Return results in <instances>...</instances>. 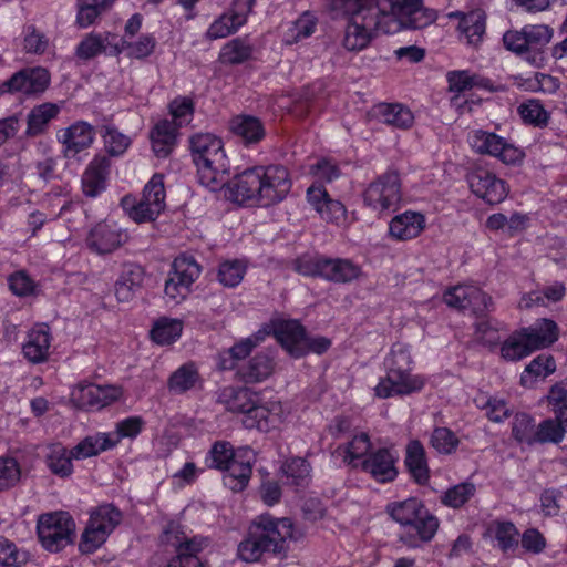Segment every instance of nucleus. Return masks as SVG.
Instances as JSON below:
<instances>
[{
    "label": "nucleus",
    "mask_w": 567,
    "mask_h": 567,
    "mask_svg": "<svg viewBox=\"0 0 567 567\" xmlns=\"http://www.w3.org/2000/svg\"><path fill=\"white\" fill-rule=\"evenodd\" d=\"M226 196L239 204L269 206L286 198L292 182L282 165L255 166L226 178Z\"/></svg>",
    "instance_id": "1"
},
{
    "label": "nucleus",
    "mask_w": 567,
    "mask_h": 567,
    "mask_svg": "<svg viewBox=\"0 0 567 567\" xmlns=\"http://www.w3.org/2000/svg\"><path fill=\"white\" fill-rule=\"evenodd\" d=\"M296 538L291 519L260 516L251 525L248 537L238 546L239 557L257 561L264 553L282 555L288 550V539Z\"/></svg>",
    "instance_id": "2"
},
{
    "label": "nucleus",
    "mask_w": 567,
    "mask_h": 567,
    "mask_svg": "<svg viewBox=\"0 0 567 567\" xmlns=\"http://www.w3.org/2000/svg\"><path fill=\"white\" fill-rule=\"evenodd\" d=\"M332 7L351 14L344 32L343 45L349 51H360L369 44L374 31L382 30L388 17L384 9L373 0H331Z\"/></svg>",
    "instance_id": "3"
},
{
    "label": "nucleus",
    "mask_w": 567,
    "mask_h": 567,
    "mask_svg": "<svg viewBox=\"0 0 567 567\" xmlns=\"http://www.w3.org/2000/svg\"><path fill=\"white\" fill-rule=\"evenodd\" d=\"M189 148L199 183L212 192L224 188L229 165L221 140L210 133H197L189 138Z\"/></svg>",
    "instance_id": "4"
},
{
    "label": "nucleus",
    "mask_w": 567,
    "mask_h": 567,
    "mask_svg": "<svg viewBox=\"0 0 567 567\" xmlns=\"http://www.w3.org/2000/svg\"><path fill=\"white\" fill-rule=\"evenodd\" d=\"M384 364L388 374L375 386L377 396L386 399L393 395H408L424 386L421 377L411 374L412 358L406 344L394 343Z\"/></svg>",
    "instance_id": "5"
},
{
    "label": "nucleus",
    "mask_w": 567,
    "mask_h": 567,
    "mask_svg": "<svg viewBox=\"0 0 567 567\" xmlns=\"http://www.w3.org/2000/svg\"><path fill=\"white\" fill-rule=\"evenodd\" d=\"M558 326L554 320L540 319L527 328L513 332L501 347V355L506 361H519L536 350L557 341Z\"/></svg>",
    "instance_id": "6"
},
{
    "label": "nucleus",
    "mask_w": 567,
    "mask_h": 567,
    "mask_svg": "<svg viewBox=\"0 0 567 567\" xmlns=\"http://www.w3.org/2000/svg\"><path fill=\"white\" fill-rule=\"evenodd\" d=\"M166 192L164 176L154 174L143 188L142 196L137 200L125 196L122 199L123 209L135 223H148L155 220L166 207Z\"/></svg>",
    "instance_id": "7"
},
{
    "label": "nucleus",
    "mask_w": 567,
    "mask_h": 567,
    "mask_svg": "<svg viewBox=\"0 0 567 567\" xmlns=\"http://www.w3.org/2000/svg\"><path fill=\"white\" fill-rule=\"evenodd\" d=\"M37 533L43 548L58 553L73 542L75 523L68 512L45 513L38 518Z\"/></svg>",
    "instance_id": "8"
},
{
    "label": "nucleus",
    "mask_w": 567,
    "mask_h": 567,
    "mask_svg": "<svg viewBox=\"0 0 567 567\" xmlns=\"http://www.w3.org/2000/svg\"><path fill=\"white\" fill-rule=\"evenodd\" d=\"M121 520L122 513L112 504H103L92 511L79 544L80 551L94 553L106 542Z\"/></svg>",
    "instance_id": "9"
},
{
    "label": "nucleus",
    "mask_w": 567,
    "mask_h": 567,
    "mask_svg": "<svg viewBox=\"0 0 567 567\" xmlns=\"http://www.w3.org/2000/svg\"><path fill=\"white\" fill-rule=\"evenodd\" d=\"M401 178L396 171H386L372 181L363 193V202L378 213L394 209L400 203Z\"/></svg>",
    "instance_id": "10"
},
{
    "label": "nucleus",
    "mask_w": 567,
    "mask_h": 567,
    "mask_svg": "<svg viewBox=\"0 0 567 567\" xmlns=\"http://www.w3.org/2000/svg\"><path fill=\"white\" fill-rule=\"evenodd\" d=\"M200 272L202 267L193 256L181 255L176 257L165 282V296L175 303L184 300Z\"/></svg>",
    "instance_id": "11"
},
{
    "label": "nucleus",
    "mask_w": 567,
    "mask_h": 567,
    "mask_svg": "<svg viewBox=\"0 0 567 567\" xmlns=\"http://www.w3.org/2000/svg\"><path fill=\"white\" fill-rule=\"evenodd\" d=\"M163 542L173 546L177 554L167 567H203L197 554L208 545L207 538L198 536L188 538L178 526L169 525L164 532Z\"/></svg>",
    "instance_id": "12"
},
{
    "label": "nucleus",
    "mask_w": 567,
    "mask_h": 567,
    "mask_svg": "<svg viewBox=\"0 0 567 567\" xmlns=\"http://www.w3.org/2000/svg\"><path fill=\"white\" fill-rule=\"evenodd\" d=\"M444 301L449 307L470 310L477 317L494 310L492 297L473 285H458L449 289L444 293Z\"/></svg>",
    "instance_id": "13"
},
{
    "label": "nucleus",
    "mask_w": 567,
    "mask_h": 567,
    "mask_svg": "<svg viewBox=\"0 0 567 567\" xmlns=\"http://www.w3.org/2000/svg\"><path fill=\"white\" fill-rule=\"evenodd\" d=\"M386 10L385 8H383ZM388 18L408 29H423L436 20V12L422 6V0H389Z\"/></svg>",
    "instance_id": "14"
},
{
    "label": "nucleus",
    "mask_w": 567,
    "mask_h": 567,
    "mask_svg": "<svg viewBox=\"0 0 567 567\" xmlns=\"http://www.w3.org/2000/svg\"><path fill=\"white\" fill-rule=\"evenodd\" d=\"M472 148L480 154L495 156L505 164L519 163L524 153L495 133L475 131L470 135Z\"/></svg>",
    "instance_id": "15"
},
{
    "label": "nucleus",
    "mask_w": 567,
    "mask_h": 567,
    "mask_svg": "<svg viewBox=\"0 0 567 567\" xmlns=\"http://www.w3.org/2000/svg\"><path fill=\"white\" fill-rule=\"evenodd\" d=\"M50 73L41 66L24 68L13 73L1 85L2 93H21L27 96L43 93L50 84Z\"/></svg>",
    "instance_id": "16"
},
{
    "label": "nucleus",
    "mask_w": 567,
    "mask_h": 567,
    "mask_svg": "<svg viewBox=\"0 0 567 567\" xmlns=\"http://www.w3.org/2000/svg\"><path fill=\"white\" fill-rule=\"evenodd\" d=\"M466 178L471 190L487 204H498L507 196L506 183L486 168L476 167Z\"/></svg>",
    "instance_id": "17"
},
{
    "label": "nucleus",
    "mask_w": 567,
    "mask_h": 567,
    "mask_svg": "<svg viewBox=\"0 0 567 567\" xmlns=\"http://www.w3.org/2000/svg\"><path fill=\"white\" fill-rule=\"evenodd\" d=\"M121 395V388L93 383L79 384L71 393L72 401L78 408L96 410L113 403Z\"/></svg>",
    "instance_id": "18"
},
{
    "label": "nucleus",
    "mask_w": 567,
    "mask_h": 567,
    "mask_svg": "<svg viewBox=\"0 0 567 567\" xmlns=\"http://www.w3.org/2000/svg\"><path fill=\"white\" fill-rule=\"evenodd\" d=\"M399 456L395 451L386 447L371 452L362 462L361 467L379 483L393 482L398 474Z\"/></svg>",
    "instance_id": "19"
},
{
    "label": "nucleus",
    "mask_w": 567,
    "mask_h": 567,
    "mask_svg": "<svg viewBox=\"0 0 567 567\" xmlns=\"http://www.w3.org/2000/svg\"><path fill=\"white\" fill-rule=\"evenodd\" d=\"M95 138L94 127L84 121H78L58 133V141L63 145V155L74 158L82 151L91 147Z\"/></svg>",
    "instance_id": "20"
},
{
    "label": "nucleus",
    "mask_w": 567,
    "mask_h": 567,
    "mask_svg": "<svg viewBox=\"0 0 567 567\" xmlns=\"http://www.w3.org/2000/svg\"><path fill=\"white\" fill-rule=\"evenodd\" d=\"M440 522L425 505L419 511L417 518L404 527V534L401 536L403 543L416 547L420 543H429L435 536Z\"/></svg>",
    "instance_id": "21"
},
{
    "label": "nucleus",
    "mask_w": 567,
    "mask_h": 567,
    "mask_svg": "<svg viewBox=\"0 0 567 567\" xmlns=\"http://www.w3.org/2000/svg\"><path fill=\"white\" fill-rule=\"evenodd\" d=\"M111 159L106 155H95L82 175V189L87 197H97L106 189Z\"/></svg>",
    "instance_id": "22"
},
{
    "label": "nucleus",
    "mask_w": 567,
    "mask_h": 567,
    "mask_svg": "<svg viewBox=\"0 0 567 567\" xmlns=\"http://www.w3.org/2000/svg\"><path fill=\"white\" fill-rule=\"evenodd\" d=\"M86 246L99 255L111 254L123 244V234L115 225L99 223L89 233Z\"/></svg>",
    "instance_id": "23"
},
{
    "label": "nucleus",
    "mask_w": 567,
    "mask_h": 567,
    "mask_svg": "<svg viewBox=\"0 0 567 567\" xmlns=\"http://www.w3.org/2000/svg\"><path fill=\"white\" fill-rule=\"evenodd\" d=\"M116 37L110 32L86 34L76 45L75 55L79 60L87 61L101 53H106L109 48L110 54H120L123 51V45L114 42Z\"/></svg>",
    "instance_id": "24"
},
{
    "label": "nucleus",
    "mask_w": 567,
    "mask_h": 567,
    "mask_svg": "<svg viewBox=\"0 0 567 567\" xmlns=\"http://www.w3.org/2000/svg\"><path fill=\"white\" fill-rule=\"evenodd\" d=\"M275 336L282 348L293 358L306 355V330L297 320L279 322Z\"/></svg>",
    "instance_id": "25"
},
{
    "label": "nucleus",
    "mask_w": 567,
    "mask_h": 567,
    "mask_svg": "<svg viewBox=\"0 0 567 567\" xmlns=\"http://www.w3.org/2000/svg\"><path fill=\"white\" fill-rule=\"evenodd\" d=\"M307 200L321 218L327 221L337 223L346 216L343 204L332 199L322 186H310L307 189Z\"/></svg>",
    "instance_id": "26"
},
{
    "label": "nucleus",
    "mask_w": 567,
    "mask_h": 567,
    "mask_svg": "<svg viewBox=\"0 0 567 567\" xmlns=\"http://www.w3.org/2000/svg\"><path fill=\"white\" fill-rule=\"evenodd\" d=\"M51 334L48 326L31 329L22 347L24 358L31 363H42L49 357Z\"/></svg>",
    "instance_id": "27"
},
{
    "label": "nucleus",
    "mask_w": 567,
    "mask_h": 567,
    "mask_svg": "<svg viewBox=\"0 0 567 567\" xmlns=\"http://www.w3.org/2000/svg\"><path fill=\"white\" fill-rule=\"evenodd\" d=\"M275 365L274 354L261 351L243 364L238 369V374L245 383H259L272 374Z\"/></svg>",
    "instance_id": "28"
},
{
    "label": "nucleus",
    "mask_w": 567,
    "mask_h": 567,
    "mask_svg": "<svg viewBox=\"0 0 567 567\" xmlns=\"http://www.w3.org/2000/svg\"><path fill=\"white\" fill-rule=\"evenodd\" d=\"M404 465L411 477L419 485H426L430 481V468L426 452L419 440H412L405 447Z\"/></svg>",
    "instance_id": "29"
},
{
    "label": "nucleus",
    "mask_w": 567,
    "mask_h": 567,
    "mask_svg": "<svg viewBox=\"0 0 567 567\" xmlns=\"http://www.w3.org/2000/svg\"><path fill=\"white\" fill-rule=\"evenodd\" d=\"M145 272L142 266L134 262L123 265L121 275L115 284V296L120 302L130 301L142 288Z\"/></svg>",
    "instance_id": "30"
},
{
    "label": "nucleus",
    "mask_w": 567,
    "mask_h": 567,
    "mask_svg": "<svg viewBox=\"0 0 567 567\" xmlns=\"http://www.w3.org/2000/svg\"><path fill=\"white\" fill-rule=\"evenodd\" d=\"M117 444V437H113L111 433L96 432L83 437L75 446H73L72 455L74 456V460H85L97 456L102 452L112 450Z\"/></svg>",
    "instance_id": "31"
},
{
    "label": "nucleus",
    "mask_w": 567,
    "mask_h": 567,
    "mask_svg": "<svg viewBox=\"0 0 567 567\" xmlns=\"http://www.w3.org/2000/svg\"><path fill=\"white\" fill-rule=\"evenodd\" d=\"M424 227V216L420 213L408 210L392 218L389 225V233L398 240H410L417 237Z\"/></svg>",
    "instance_id": "32"
},
{
    "label": "nucleus",
    "mask_w": 567,
    "mask_h": 567,
    "mask_svg": "<svg viewBox=\"0 0 567 567\" xmlns=\"http://www.w3.org/2000/svg\"><path fill=\"white\" fill-rule=\"evenodd\" d=\"M362 275L361 267L348 258L326 257L323 279L336 284H349Z\"/></svg>",
    "instance_id": "33"
},
{
    "label": "nucleus",
    "mask_w": 567,
    "mask_h": 567,
    "mask_svg": "<svg viewBox=\"0 0 567 567\" xmlns=\"http://www.w3.org/2000/svg\"><path fill=\"white\" fill-rule=\"evenodd\" d=\"M177 124L164 118L158 121L150 133L152 148L159 158H166L176 143Z\"/></svg>",
    "instance_id": "34"
},
{
    "label": "nucleus",
    "mask_w": 567,
    "mask_h": 567,
    "mask_svg": "<svg viewBox=\"0 0 567 567\" xmlns=\"http://www.w3.org/2000/svg\"><path fill=\"white\" fill-rule=\"evenodd\" d=\"M255 47L248 37H237L227 41L220 49L219 62L224 65H239L250 61Z\"/></svg>",
    "instance_id": "35"
},
{
    "label": "nucleus",
    "mask_w": 567,
    "mask_h": 567,
    "mask_svg": "<svg viewBox=\"0 0 567 567\" xmlns=\"http://www.w3.org/2000/svg\"><path fill=\"white\" fill-rule=\"evenodd\" d=\"M230 130L245 145L257 144L266 135L262 122L252 115L235 116L230 122Z\"/></svg>",
    "instance_id": "36"
},
{
    "label": "nucleus",
    "mask_w": 567,
    "mask_h": 567,
    "mask_svg": "<svg viewBox=\"0 0 567 567\" xmlns=\"http://www.w3.org/2000/svg\"><path fill=\"white\" fill-rule=\"evenodd\" d=\"M458 30L468 45L477 47L483 41L486 30V17L484 12L475 10L463 13L458 22Z\"/></svg>",
    "instance_id": "37"
},
{
    "label": "nucleus",
    "mask_w": 567,
    "mask_h": 567,
    "mask_svg": "<svg viewBox=\"0 0 567 567\" xmlns=\"http://www.w3.org/2000/svg\"><path fill=\"white\" fill-rule=\"evenodd\" d=\"M223 482L233 492H241L250 480L252 468L249 462L238 461L236 456L221 470Z\"/></svg>",
    "instance_id": "38"
},
{
    "label": "nucleus",
    "mask_w": 567,
    "mask_h": 567,
    "mask_svg": "<svg viewBox=\"0 0 567 567\" xmlns=\"http://www.w3.org/2000/svg\"><path fill=\"white\" fill-rule=\"evenodd\" d=\"M523 29L530 53V56H526V60L536 63L537 60H542L540 50L547 45L553 38V29L544 24H527Z\"/></svg>",
    "instance_id": "39"
},
{
    "label": "nucleus",
    "mask_w": 567,
    "mask_h": 567,
    "mask_svg": "<svg viewBox=\"0 0 567 567\" xmlns=\"http://www.w3.org/2000/svg\"><path fill=\"white\" fill-rule=\"evenodd\" d=\"M59 106L54 103H43L34 106L28 114V136H37L43 133L50 123L59 114Z\"/></svg>",
    "instance_id": "40"
},
{
    "label": "nucleus",
    "mask_w": 567,
    "mask_h": 567,
    "mask_svg": "<svg viewBox=\"0 0 567 567\" xmlns=\"http://www.w3.org/2000/svg\"><path fill=\"white\" fill-rule=\"evenodd\" d=\"M200 382L199 373L193 363L181 365L168 379V389L175 394H183L193 390Z\"/></svg>",
    "instance_id": "41"
},
{
    "label": "nucleus",
    "mask_w": 567,
    "mask_h": 567,
    "mask_svg": "<svg viewBox=\"0 0 567 567\" xmlns=\"http://www.w3.org/2000/svg\"><path fill=\"white\" fill-rule=\"evenodd\" d=\"M377 114L383 123L402 130L409 128L414 120L412 112L402 104H379Z\"/></svg>",
    "instance_id": "42"
},
{
    "label": "nucleus",
    "mask_w": 567,
    "mask_h": 567,
    "mask_svg": "<svg viewBox=\"0 0 567 567\" xmlns=\"http://www.w3.org/2000/svg\"><path fill=\"white\" fill-rule=\"evenodd\" d=\"M567 432V423L548 417L536 424L535 444H558Z\"/></svg>",
    "instance_id": "43"
},
{
    "label": "nucleus",
    "mask_w": 567,
    "mask_h": 567,
    "mask_svg": "<svg viewBox=\"0 0 567 567\" xmlns=\"http://www.w3.org/2000/svg\"><path fill=\"white\" fill-rule=\"evenodd\" d=\"M565 292L566 287L563 282H554L542 290H535L524 295L520 299L519 307L530 308L533 306H545V300L557 302L563 299Z\"/></svg>",
    "instance_id": "44"
},
{
    "label": "nucleus",
    "mask_w": 567,
    "mask_h": 567,
    "mask_svg": "<svg viewBox=\"0 0 567 567\" xmlns=\"http://www.w3.org/2000/svg\"><path fill=\"white\" fill-rule=\"evenodd\" d=\"M476 494V486L472 482H462L449 487L440 496L442 505L458 509L470 502Z\"/></svg>",
    "instance_id": "45"
},
{
    "label": "nucleus",
    "mask_w": 567,
    "mask_h": 567,
    "mask_svg": "<svg viewBox=\"0 0 567 567\" xmlns=\"http://www.w3.org/2000/svg\"><path fill=\"white\" fill-rule=\"evenodd\" d=\"M286 483L295 486H306L310 481L311 466L303 457H290L281 465Z\"/></svg>",
    "instance_id": "46"
},
{
    "label": "nucleus",
    "mask_w": 567,
    "mask_h": 567,
    "mask_svg": "<svg viewBox=\"0 0 567 567\" xmlns=\"http://www.w3.org/2000/svg\"><path fill=\"white\" fill-rule=\"evenodd\" d=\"M424 504L415 498L410 497L401 502H394L386 506V512L393 520L399 523L403 528L417 518L419 511Z\"/></svg>",
    "instance_id": "47"
},
{
    "label": "nucleus",
    "mask_w": 567,
    "mask_h": 567,
    "mask_svg": "<svg viewBox=\"0 0 567 567\" xmlns=\"http://www.w3.org/2000/svg\"><path fill=\"white\" fill-rule=\"evenodd\" d=\"M72 449L68 450L61 444L53 445L47 456V465L50 471L60 476L68 477L73 473Z\"/></svg>",
    "instance_id": "48"
},
{
    "label": "nucleus",
    "mask_w": 567,
    "mask_h": 567,
    "mask_svg": "<svg viewBox=\"0 0 567 567\" xmlns=\"http://www.w3.org/2000/svg\"><path fill=\"white\" fill-rule=\"evenodd\" d=\"M183 323L181 320L162 318L155 322L151 330V338L158 344H171L181 337Z\"/></svg>",
    "instance_id": "49"
},
{
    "label": "nucleus",
    "mask_w": 567,
    "mask_h": 567,
    "mask_svg": "<svg viewBox=\"0 0 567 567\" xmlns=\"http://www.w3.org/2000/svg\"><path fill=\"white\" fill-rule=\"evenodd\" d=\"M556 370V363L551 355L540 354L526 365L520 377L522 384L533 383L537 378L545 379Z\"/></svg>",
    "instance_id": "50"
},
{
    "label": "nucleus",
    "mask_w": 567,
    "mask_h": 567,
    "mask_svg": "<svg viewBox=\"0 0 567 567\" xmlns=\"http://www.w3.org/2000/svg\"><path fill=\"white\" fill-rule=\"evenodd\" d=\"M104 147L110 156H122L130 147L132 140L130 136L121 133L115 126L104 125L101 131Z\"/></svg>",
    "instance_id": "51"
},
{
    "label": "nucleus",
    "mask_w": 567,
    "mask_h": 567,
    "mask_svg": "<svg viewBox=\"0 0 567 567\" xmlns=\"http://www.w3.org/2000/svg\"><path fill=\"white\" fill-rule=\"evenodd\" d=\"M517 111L524 123L535 127L543 128L549 122L550 115L538 100L532 99L522 103Z\"/></svg>",
    "instance_id": "52"
},
{
    "label": "nucleus",
    "mask_w": 567,
    "mask_h": 567,
    "mask_svg": "<svg viewBox=\"0 0 567 567\" xmlns=\"http://www.w3.org/2000/svg\"><path fill=\"white\" fill-rule=\"evenodd\" d=\"M536 424L527 413L515 414L512 422V435L520 444L535 445Z\"/></svg>",
    "instance_id": "53"
},
{
    "label": "nucleus",
    "mask_w": 567,
    "mask_h": 567,
    "mask_svg": "<svg viewBox=\"0 0 567 567\" xmlns=\"http://www.w3.org/2000/svg\"><path fill=\"white\" fill-rule=\"evenodd\" d=\"M247 265L243 260H226L219 265L218 281L227 288L237 287L244 279Z\"/></svg>",
    "instance_id": "54"
},
{
    "label": "nucleus",
    "mask_w": 567,
    "mask_h": 567,
    "mask_svg": "<svg viewBox=\"0 0 567 567\" xmlns=\"http://www.w3.org/2000/svg\"><path fill=\"white\" fill-rule=\"evenodd\" d=\"M226 398V408L234 413H241L245 416L251 411L254 403L252 393L248 389H227L223 394Z\"/></svg>",
    "instance_id": "55"
},
{
    "label": "nucleus",
    "mask_w": 567,
    "mask_h": 567,
    "mask_svg": "<svg viewBox=\"0 0 567 567\" xmlns=\"http://www.w3.org/2000/svg\"><path fill=\"white\" fill-rule=\"evenodd\" d=\"M450 92L460 95L474 86H485L484 80L466 70L450 71L446 74Z\"/></svg>",
    "instance_id": "56"
},
{
    "label": "nucleus",
    "mask_w": 567,
    "mask_h": 567,
    "mask_svg": "<svg viewBox=\"0 0 567 567\" xmlns=\"http://www.w3.org/2000/svg\"><path fill=\"white\" fill-rule=\"evenodd\" d=\"M29 558L28 551L19 549L13 542L0 537V567H22Z\"/></svg>",
    "instance_id": "57"
},
{
    "label": "nucleus",
    "mask_w": 567,
    "mask_h": 567,
    "mask_svg": "<svg viewBox=\"0 0 567 567\" xmlns=\"http://www.w3.org/2000/svg\"><path fill=\"white\" fill-rule=\"evenodd\" d=\"M278 421V415L269 411L264 405H258L256 402L252 405L251 411L245 416L243 423L246 427H256L259 431H268L271 426H275Z\"/></svg>",
    "instance_id": "58"
},
{
    "label": "nucleus",
    "mask_w": 567,
    "mask_h": 567,
    "mask_svg": "<svg viewBox=\"0 0 567 567\" xmlns=\"http://www.w3.org/2000/svg\"><path fill=\"white\" fill-rule=\"evenodd\" d=\"M317 19L310 12H303L288 29L287 42H299L309 38L316 30Z\"/></svg>",
    "instance_id": "59"
},
{
    "label": "nucleus",
    "mask_w": 567,
    "mask_h": 567,
    "mask_svg": "<svg viewBox=\"0 0 567 567\" xmlns=\"http://www.w3.org/2000/svg\"><path fill=\"white\" fill-rule=\"evenodd\" d=\"M234 457L235 453L231 444L229 442L218 441L213 444L205 458V463L209 468L221 471Z\"/></svg>",
    "instance_id": "60"
},
{
    "label": "nucleus",
    "mask_w": 567,
    "mask_h": 567,
    "mask_svg": "<svg viewBox=\"0 0 567 567\" xmlns=\"http://www.w3.org/2000/svg\"><path fill=\"white\" fill-rule=\"evenodd\" d=\"M326 256L305 254L293 261V270L306 277H323Z\"/></svg>",
    "instance_id": "61"
},
{
    "label": "nucleus",
    "mask_w": 567,
    "mask_h": 567,
    "mask_svg": "<svg viewBox=\"0 0 567 567\" xmlns=\"http://www.w3.org/2000/svg\"><path fill=\"white\" fill-rule=\"evenodd\" d=\"M243 25L244 23L238 22L234 16L226 12L209 25L206 35L210 40L226 38L235 33Z\"/></svg>",
    "instance_id": "62"
},
{
    "label": "nucleus",
    "mask_w": 567,
    "mask_h": 567,
    "mask_svg": "<svg viewBox=\"0 0 567 567\" xmlns=\"http://www.w3.org/2000/svg\"><path fill=\"white\" fill-rule=\"evenodd\" d=\"M460 441L447 427H435L430 437V445L440 454L453 453Z\"/></svg>",
    "instance_id": "63"
},
{
    "label": "nucleus",
    "mask_w": 567,
    "mask_h": 567,
    "mask_svg": "<svg viewBox=\"0 0 567 567\" xmlns=\"http://www.w3.org/2000/svg\"><path fill=\"white\" fill-rule=\"evenodd\" d=\"M494 537L503 551L518 546V530L512 522H496Z\"/></svg>",
    "instance_id": "64"
}]
</instances>
